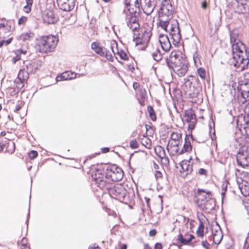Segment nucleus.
Here are the masks:
<instances>
[{"mask_svg":"<svg viewBox=\"0 0 249 249\" xmlns=\"http://www.w3.org/2000/svg\"><path fill=\"white\" fill-rule=\"evenodd\" d=\"M231 42L232 44V58L230 60L237 71L244 70L249 64V52L244 44L237 38V35L231 33Z\"/></svg>","mask_w":249,"mask_h":249,"instance_id":"f257e3e1","label":"nucleus"},{"mask_svg":"<svg viewBox=\"0 0 249 249\" xmlns=\"http://www.w3.org/2000/svg\"><path fill=\"white\" fill-rule=\"evenodd\" d=\"M93 179L92 185L98 187L100 189L107 190L112 197L118 199H124L126 195V190L121 184L113 186L107 180V177H104L102 170L98 169L92 175Z\"/></svg>","mask_w":249,"mask_h":249,"instance_id":"f03ea898","label":"nucleus"},{"mask_svg":"<svg viewBox=\"0 0 249 249\" xmlns=\"http://www.w3.org/2000/svg\"><path fill=\"white\" fill-rule=\"evenodd\" d=\"M196 202L200 209L208 213L213 210L215 207V200L213 198L212 192L206 190H198Z\"/></svg>","mask_w":249,"mask_h":249,"instance_id":"7ed1b4c3","label":"nucleus"},{"mask_svg":"<svg viewBox=\"0 0 249 249\" xmlns=\"http://www.w3.org/2000/svg\"><path fill=\"white\" fill-rule=\"evenodd\" d=\"M159 26L163 30H167L169 21L173 18L175 8L170 0H162L159 10Z\"/></svg>","mask_w":249,"mask_h":249,"instance_id":"20e7f679","label":"nucleus"},{"mask_svg":"<svg viewBox=\"0 0 249 249\" xmlns=\"http://www.w3.org/2000/svg\"><path fill=\"white\" fill-rule=\"evenodd\" d=\"M58 39L54 36H41L36 39L35 45L36 51L41 53L52 52L55 48Z\"/></svg>","mask_w":249,"mask_h":249,"instance_id":"39448f33","label":"nucleus"},{"mask_svg":"<svg viewBox=\"0 0 249 249\" xmlns=\"http://www.w3.org/2000/svg\"><path fill=\"white\" fill-rule=\"evenodd\" d=\"M136 11L134 13L129 12L126 13L123 11V15L125 16L127 26L133 32H137L140 29V25L139 23V18L136 16Z\"/></svg>","mask_w":249,"mask_h":249,"instance_id":"423d86ee","label":"nucleus"},{"mask_svg":"<svg viewBox=\"0 0 249 249\" xmlns=\"http://www.w3.org/2000/svg\"><path fill=\"white\" fill-rule=\"evenodd\" d=\"M167 26V30H165L166 32H170V34L175 42L178 43L181 38V35L178 20L172 18L169 21Z\"/></svg>","mask_w":249,"mask_h":249,"instance_id":"0eeeda50","label":"nucleus"},{"mask_svg":"<svg viewBox=\"0 0 249 249\" xmlns=\"http://www.w3.org/2000/svg\"><path fill=\"white\" fill-rule=\"evenodd\" d=\"M244 116H239L237 120V126L240 131H245L247 135H249V106L244 109Z\"/></svg>","mask_w":249,"mask_h":249,"instance_id":"6e6552de","label":"nucleus"},{"mask_svg":"<svg viewBox=\"0 0 249 249\" xmlns=\"http://www.w3.org/2000/svg\"><path fill=\"white\" fill-rule=\"evenodd\" d=\"M236 160L239 165L243 167L249 166V149L245 146L241 148L237 154Z\"/></svg>","mask_w":249,"mask_h":249,"instance_id":"1a4fd4ad","label":"nucleus"},{"mask_svg":"<svg viewBox=\"0 0 249 249\" xmlns=\"http://www.w3.org/2000/svg\"><path fill=\"white\" fill-rule=\"evenodd\" d=\"M107 176L109 177L113 181H120L123 177V170L115 165L107 167Z\"/></svg>","mask_w":249,"mask_h":249,"instance_id":"9d476101","label":"nucleus"},{"mask_svg":"<svg viewBox=\"0 0 249 249\" xmlns=\"http://www.w3.org/2000/svg\"><path fill=\"white\" fill-rule=\"evenodd\" d=\"M29 73L25 69L20 70L18 76L17 81L16 88L17 91L15 89L13 90V94H16L18 92V89H21L24 87V84L26 83L29 78Z\"/></svg>","mask_w":249,"mask_h":249,"instance_id":"9b49d317","label":"nucleus"},{"mask_svg":"<svg viewBox=\"0 0 249 249\" xmlns=\"http://www.w3.org/2000/svg\"><path fill=\"white\" fill-rule=\"evenodd\" d=\"M185 58L182 56H180L176 52H172L168 57L166 58V63L168 67L170 69H173L174 66L180 64L182 60Z\"/></svg>","mask_w":249,"mask_h":249,"instance_id":"f8f14e48","label":"nucleus"},{"mask_svg":"<svg viewBox=\"0 0 249 249\" xmlns=\"http://www.w3.org/2000/svg\"><path fill=\"white\" fill-rule=\"evenodd\" d=\"M140 4L143 12L150 15L155 8L156 1V0H140Z\"/></svg>","mask_w":249,"mask_h":249,"instance_id":"ddd939ff","label":"nucleus"},{"mask_svg":"<svg viewBox=\"0 0 249 249\" xmlns=\"http://www.w3.org/2000/svg\"><path fill=\"white\" fill-rule=\"evenodd\" d=\"M183 121L189 123L188 128L193 129L195 128L196 123L195 114L192 109L186 110L185 111Z\"/></svg>","mask_w":249,"mask_h":249,"instance_id":"4468645a","label":"nucleus"},{"mask_svg":"<svg viewBox=\"0 0 249 249\" xmlns=\"http://www.w3.org/2000/svg\"><path fill=\"white\" fill-rule=\"evenodd\" d=\"M173 71L179 76H184L188 70V63L186 59L182 60L180 64L177 65L172 69Z\"/></svg>","mask_w":249,"mask_h":249,"instance_id":"2eb2a0df","label":"nucleus"},{"mask_svg":"<svg viewBox=\"0 0 249 249\" xmlns=\"http://www.w3.org/2000/svg\"><path fill=\"white\" fill-rule=\"evenodd\" d=\"M57 3L59 8L64 11H70L75 6L74 0H57Z\"/></svg>","mask_w":249,"mask_h":249,"instance_id":"dca6fc26","label":"nucleus"},{"mask_svg":"<svg viewBox=\"0 0 249 249\" xmlns=\"http://www.w3.org/2000/svg\"><path fill=\"white\" fill-rule=\"evenodd\" d=\"M182 143L180 142L170 140L167 146V149L170 155H178L180 147L182 146Z\"/></svg>","mask_w":249,"mask_h":249,"instance_id":"f3484780","label":"nucleus"},{"mask_svg":"<svg viewBox=\"0 0 249 249\" xmlns=\"http://www.w3.org/2000/svg\"><path fill=\"white\" fill-rule=\"evenodd\" d=\"M159 41L160 43L161 48L164 52H167L170 50L171 47V44L169 40V37L167 35H160L159 37Z\"/></svg>","mask_w":249,"mask_h":249,"instance_id":"a211bd4d","label":"nucleus"},{"mask_svg":"<svg viewBox=\"0 0 249 249\" xmlns=\"http://www.w3.org/2000/svg\"><path fill=\"white\" fill-rule=\"evenodd\" d=\"M151 36L150 32L145 31L141 36L136 38V45L142 44L146 46L150 40Z\"/></svg>","mask_w":249,"mask_h":249,"instance_id":"6ab92c4d","label":"nucleus"},{"mask_svg":"<svg viewBox=\"0 0 249 249\" xmlns=\"http://www.w3.org/2000/svg\"><path fill=\"white\" fill-rule=\"evenodd\" d=\"M244 95H247L246 98L249 99V84L247 83L241 86V91L238 96V101L240 104H244L246 100L244 99Z\"/></svg>","mask_w":249,"mask_h":249,"instance_id":"aec40b11","label":"nucleus"},{"mask_svg":"<svg viewBox=\"0 0 249 249\" xmlns=\"http://www.w3.org/2000/svg\"><path fill=\"white\" fill-rule=\"evenodd\" d=\"M117 43L115 41H113L111 43L110 47L114 54L115 55V54L117 53L122 59L124 60H128V54L124 50H121L119 51L117 49Z\"/></svg>","mask_w":249,"mask_h":249,"instance_id":"412c9836","label":"nucleus"},{"mask_svg":"<svg viewBox=\"0 0 249 249\" xmlns=\"http://www.w3.org/2000/svg\"><path fill=\"white\" fill-rule=\"evenodd\" d=\"M236 11L239 14L249 13V0H242L237 4Z\"/></svg>","mask_w":249,"mask_h":249,"instance_id":"4be33fe9","label":"nucleus"},{"mask_svg":"<svg viewBox=\"0 0 249 249\" xmlns=\"http://www.w3.org/2000/svg\"><path fill=\"white\" fill-rule=\"evenodd\" d=\"M180 166L181 168L180 170V173H185V176L191 174L193 170L192 164L187 160L182 161L180 163Z\"/></svg>","mask_w":249,"mask_h":249,"instance_id":"5701e85b","label":"nucleus"},{"mask_svg":"<svg viewBox=\"0 0 249 249\" xmlns=\"http://www.w3.org/2000/svg\"><path fill=\"white\" fill-rule=\"evenodd\" d=\"M26 71L29 73H35L40 67V62L38 61H34L26 64Z\"/></svg>","mask_w":249,"mask_h":249,"instance_id":"b1692460","label":"nucleus"},{"mask_svg":"<svg viewBox=\"0 0 249 249\" xmlns=\"http://www.w3.org/2000/svg\"><path fill=\"white\" fill-rule=\"evenodd\" d=\"M238 187L242 194L245 196H249V183L245 180H242V182L239 183L238 180Z\"/></svg>","mask_w":249,"mask_h":249,"instance_id":"393cba45","label":"nucleus"},{"mask_svg":"<svg viewBox=\"0 0 249 249\" xmlns=\"http://www.w3.org/2000/svg\"><path fill=\"white\" fill-rule=\"evenodd\" d=\"M192 149V146L190 142L189 141L188 138L186 137L183 147H180L178 155H181L184 153H189L191 151Z\"/></svg>","mask_w":249,"mask_h":249,"instance_id":"a878e982","label":"nucleus"},{"mask_svg":"<svg viewBox=\"0 0 249 249\" xmlns=\"http://www.w3.org/2000/svg\"><path fill=\"white\" fill-rule=\"evenodd\" d=\"M91 48L96 53L98 54L101 57L105 56V47H102L100 45L99 43L94 42L91 44Z\"/></svg>","mask_w":249,"mask_h":249,"instance_id":"bb28decb","label":"nucleus"},{"mask_svg":"<svg viewBox=\"0 0 249 249\" xmlns=\"http://www.w3.org/2000/svg\"><path fill=\"white\" fill-rule=\"evenodd\" d=\"M194 238L195 236L190 234H186L184 237L182 234H179L178 236V240L184 245H188Z\"/></svg>","mask_w":249,"mask_h":249,"instance_id":"cd10ccee","label":"nucleus"},{"mask_svg":"<svg viewBox=\"0 0 249 249\" xmlns=\"http://www.w3.org/2000/svg\"><path fill=\"white\" fill-rule=\"evenodd\" d=\"M43 20L44 22L51 24L55 23L57 21V18L54 17L53 11H49L47 12L43 17Z\"/></svg>","mask_w":249,"mask_h":249,"instance_id":"c85d7f7f","label":"nucleus"},{"mask_svg":"<svg viewBox=\"0 0 249 249\" xmlns=\"http://www.w3.org/2000/svg\"><path fill=\"white\" fill-rule=\"evenodd\" d=\"M222 233L220 229L215 230L214 231L213 230L212 238L214 244L217 245L219 244L222 239Z\"/></svg>","mask_w":249,"mask_h":249,"instance_id":"c756f323","label":"nucleus"},{"mask_svg":"<svg viewBox=\"0 0 249 249\" xmlns=\"http://www.w3.org/2000/svg\"><path fill=\"white\" fill-rule=\"evenodd\" d=\"M75 77V73L70 71H65L62 73L60 76H57L56 77V80L57 81L62 80H68L74 78Z\"/></svg>","mask_w":249,"mask_h":249,"instance_id":"7c9ffc66","label":"nucleus"},{"mask_svg":"<svg viewBox=\"0 0 249 249\" xmlns=\"http://www.w3.org/2000/svg\"><path fill=\"white\" fill-rule=\"evenodd\" d=\"M151 54L153 59L156 61L161 60L163 57V54L157 47H153V50L151 52Z\"/></svg>","mask_w":249,"mask_h":249,"instance_id":"2f4dec72","label":"nucleus"},{"mask_svg":"<svg viewBox=\"0 0 249 249\" xmlns=\"http://www.w3.org/2000/svg\"><path fill=\"white\" fill-rule=\"evenodd\" d=\"M34 37V33L29 31L28 32H25L21 34L20 36H17V38L18 40L26 41L31 40Z\"/></svg>","mask_w":249,"mask_h":249,"instance_id":"473e14b6","label":"nucleus"},{"mask_svg":"<svg viewBox=\"0 0 249 249\" xmlns=\"http://www.w3.org/2000/svg\"><path fill=\"white\" fill-rule=\"evenodd\" d=\"M11 27L8 24H6L4 28H3L0 30V36L3 38L7 36L10 33Z\"/></svg>","mask_w":249,"mask_h":249,"instance_id":"72a5a7b5","label":"nucleus"},{"mask_svg":"<svg viewBox=\"0 0 249 249\" xmlns=\"http://www.w3.org/2000/svg\"><path fill=\"white\" fill-rule=\"evenodd\" d=\"M170 140L182 142V135L179 132H173L170 135Z\"/></svg>","mask_w":249,"mask_h":249,"instance_id":"f704fd0d","label":"nucleus"},{"mask_svg":"<svg viewBox=\"0 0 249 249\" xmlns=\"http://www.w3.org/2000/svg\"><path fill=\"white\" fill-rule=\"evenodd\" d=\"M6 147H7V151L13 153L14 152L15 150V144L13 141H6Z\"/></svg>","mask_w":249,"mask_h":249,"instance_id":"c9c22d12","label":"nucleus"},{"mask_svg":"<svg viewBox=\"0 0 249 249\" xmlns=\"http://www.w3.org/2000/svg\"><path fill=\"white\" fill-rule=\"evenodd\" d=\"M125 4L127 7L134 6L136 8H139L140 5H141L138 0H125Z\"/></svg>","mask_w":249,"mask_h":249,"instance_id":"e433bc0d","label":"nucleus"},{"mask_svg":"<svg viewBox=\"0 0 249 249\" xmlns=\"http://www.w3.org/2000/svg\"><path fill=\"white\" fill-rule=\"evenodd\" d=\"M26 5L24 6L23 10L25 12L29 13L31 12L33 0H26Z\"/></svg>","mask_w":249,"mask_h":249,"instance_id":"4c0bfd02","label":"nucleus"},{"mask_svg":"<svg viewBox=\"0 0 249 249\" xmlns=\"http://www.w3.org/2000/svg\"><path fill=\"white\" fill-rule=\"evenodd\" d=\"M143 137V138L142 139V144L147 148H150L151 146V141L150 139L145 136Z\"/></svg>","mask_w":249,"mask_h":249,"instance_id":"58836bf2","label":"nucleus"},{"mask_svg":"<svg viewBox=\"0 0 249 249\" xmlns=\"http://www.w3.org/2000/svg\"><path fill=\"white\" fill-rule=\"evenodd\" d=\"M147 110L149 114L150 117L152 121H155L157 119L155 112L152 107L148 106L147 107Z\"/></svg>","mask_w":249,"mask_h":249,"instance_id":"ea45409f","label":"nucleus"},{"mask_svg":"<svg viewBox=\"0 0 249 249\" xmlns=\"http://www.w3.org/2000/svg\"><path fill=\"white\" fill-rule=\"evenodd\" d=\"M193 79V77L192 76H190L187 78L184 79V86L187 89L190 88L192 85V80Z\"/></svg>","mask_w":249,"mask_h":249,"instance_id":"a19ab883","label":"nucleus"},{"mask_svg":"<svg viewBox=\"0 0 249 249\" xmlns=\"http://www.w3.org/2000/svg\"><path fill=\"white\" fill-rule=\"evenodd\" d=\"M197 73L202 80H205L206 77V71L204 68H198L197 71Z\"/></svg>","mask_w":249,"mask_h":249,"instance_id":"79ce46f5","label":"nucleus"},{"mask_svg":"<svg viewBox=\"0 0 249 249\" xmlns=\"http://www.w3.org/2000/svg\"><path fill=\"white\" fill-rule=\"evenodd\" d=\"M197 235L198 237H202L204 236V225L203 223H201L196 231Z\"/></svg>","mask_w":249,"mask_h":249,"instance_id":"37998d69","label":"nucleus"},{"mask_svg":"<svg viewBox=\"0 0 249 249\" xmlns=\"http://www.w3.org/2000/svg\"><path fill=\"white\" fill-rule=\"evenodd\" d=\"M105 51L104 56L106 57L108 60L112 62L113 61V56L111 53L109 51H107L106 48H105Z\"/></svg>","mask_w":249,"mask_h":249,"instance_id":"c03bdc74","label":"nucleus"},{"mask_svg":"<svg viewBox=\"0 0 249 249\" xmlns=\"http://www.w3.org/2000/svg\"><path fill=\"white\" fill-rule=\"evenodd\" d=\"M130 146L132 149H135L138 147V143L136 139L132 140L130 142Z\"/></svg>","mask_w":249,"mask_h":249,"instance_id":"a18cd8bd","label":"nucleus"},{"mask_svg":"<svg viewBox=\"0 0 249 249\" xmlns=\"http://www.w3.org/2000/svg\"><path fill=\"white\" fill-rule=\"evenodd\" d=\"M38 155V153L37 151H35V150H32L29 153V158L31 159V160H33L34 159H35L36 158V157Z\"/></svg>","mask_w":249,"mask_h":249,"instance_id":"49530a36","label":"nucleus"},{"mask_svg":"<svg viewBox=\"0 0 249 249\" xmlns=\"http://www.w3.org/2000/svg\"><path fill=\"white\" fill-rule=\"evenodd\" d=\"M27 18L26 17L23 16L19 19L18 23L19 24H23L27 21Z\"/></svg>","mask_w":249,"mask_h":249,"instance_id":"de8ad7c7","label":"nucleus"},{"mask_svg":"<svg viewBox=\"0 0 249 249\" xmlns=\"http://www.w3.org/2000/svg\"><path fill=\"white\" fill-rule=\"evenodd\" d=\"M202 245L203 247L205 249H209L210 244L206 240L203 241L202 242Z\"/></svg>","mask_w":249,"mask_h":249,"instance_id":"09e8293b","label":"nucleus"},{"mask_svg":"<svg viewBox=\"0 0 249 249\" xmlns=\"http://www.w3.org/2000/svg\"><path fill=\"white\" fill-rule=\"evenodd\" d=\"M244 206L247 212L248 215H249V200H248L244 202Z\"/></svg>","mask_w":249,"mask_h":249,"instance_id":"8fccbe9b","label":"nucleus"},{"mask_svg":"<svg viewBox=\"0 0 249 249\" xmlns=\"http://www.w3.org/2000/svg\"><path fill=\"white\" fill-rule=\"evenodd\" d=\"M198 173L201 175H206L207 171L203 168H200L198 170Z\"/></svg>","mask_w":249,"mask_h":249,"instance_id":"3c124183","label":"nucleus"},{"mask_svg":"<svg viewBox=\"0 0 249 249\" xmlns=\"http://www.w3.org/2000/svg\"><path fill=\"white\" fill-rule=\"evenodd\" d=\"M155 176L156 178H160L162 177V174L160 171H156L155 174Z\"/></svg>","mask_w":249,"mask_h":249,"instance_id":"603ef678","label":"nucleus"},{"mask_svg":"<svg viewBox=\"0 0 249 249\" xmlns=\"http://www.w3.org/2000/svg\"><path fill=\"white\" fill-rule=\"evenodd\" d=\"M162 246L160 243H157L155 244L154 249H162Z\"/></svg>","mask_w":249,"mask_h":249,"instance_id":"864d4df0","label":"nucleus"},{"mask_svg":"<svg viewBox=\"0 0 249 249\" xmlns=\"http://www.w3.org/2000/svg\"><path fill=\"white\" fill-rule=\"evenodd\" d=\"M207 2L206 0H204L201 4V7L203 9H205L207 8Z\"/></svg>","mask_w":249,"mask_h":249,"instance_id":"5fc2aeb1","label":"nucleus"},{"mask_svg":"<svg viewBox=\"0 0 249 249\" xmlns=\"http://www.w3.org/2000/svg\"><path fill=\"white\" fill-rule=\"evenodd\" d=\"M6 147V142L2 143L0 142V152H2L4 147Z\"/></svg>","mask_w":249,"mask_h":249,"instance_id":"6e6d98bb","label":"nucleus"},{"mask_svg":"<svg viewBox=\"0 0 249 249\" xmlns=\"http://www.w3.org/2000/svg\"><path fill=\"white\" fill-rule=\"evenodd\" d=\"M227 182H225L222 184V191L226 192L227 190Z\"/></svg>","mask_w":249,"mask_h":249,"instance_id":"4d7b16f0","label":"nucleus"},{"mask_svg":"<svg viewBox=\"0 0 249 249\" xmlns=\"http://www.w3.org/2000/svg\"><path fill=\"white\" fill-rule=\"evenodd\" d=\"M101 150L103 153H106L109 151V148L108 147H104L102 148Z\"/></svg>","mask_w":249,"mask_h":249,"instance_id":"13d9d810","label":"nucleus"},{"mask_svg":"<svg viewBox=\"0 0 249 249\" xmlns=\"http://www.w3.org/2000/svg\"><path fill=\"white\" fill-rule=\"evenodd\" d=\"M144 199L146 202L147 206L148 208H150L149 201L150 200V198L145 197Z\"/></svg>","mask_w":249,"mask_h":249,"instance_id":"bf43d9fd","label":"nucleus"},{"mask_svg":"<svg viewBox=\"0 0 249 249\" xmlns=\"http://www.w3.org/2000/svg\"><path fill=\"white\" fill-rule=\"evenodd\" d=\"M20 108H21L20 105L19 104H17L15 107L14 111L17 112V111L19 110Z\"/></svg>","mask_w":249,"mask_h":249,"instance_id":"052dcab7","label":"nucleus"},{"mask_svg":"<svg viewBox=\"0 0 249 249\" xmlns=\"http://www.w3.org/2000/svg\"><path fill=\"white\" fill-rule=\"evenodd\" d=\"M156 231L155 230H151L149 232V235L151 236H154L156 234Z\"/></svg>","mask_w":249,"mask_h":249,"instance_id":"680f3d73","label":"nucleus"},{"mask_svg":"<svg viewBox=\"0 0 249 249\" xmlns=\"http://www.w3.org/2000/svg\"><path fill=\"white\" fill-rule=\"evenodd\" d=\"M139 86V84L136 82L134 83L133 84V88L134 89H137Z\"/></svg>","mask_w":249,"mask_h":249,"instance_id":"e2e57ef3","label":"nucleus"},{"mask_svg":"<svg viewBox=\"0 0 249 249\" xmlns=\"http://www.w3.org/2000/svg\"><path fill=\"white\" fill-rule=\"evenodd\" d=\"M12 40V38H9L6 41L5 40L4 43H5L6 45H8L11 42Z\"/></svg>","mask_w":249,"mask_h":249,"instance_id":"0e129e2a","label":"nucleus"},{"mask_svg":"<svg viewBox=\"0 0 249 249\" xmlns=\"http://www.w3.org/2000/svg\"><path fill=\"white\" fill-rule=\"evenodd\" d=\"M143 249H151L149 247L148 244H145L144 245Z\"/></svg>","mask_w":249,"mask_h":249,"instance_id":"69168bd1","label":"nucleus"},{"mask_svg":"<svg viewBox=\"0 0 249 249\" xmlns=\"http://www.w3.org/2000/svg\"><path fill=\"white\" fill-rule=\"evenodd\" d=\"M5 24L4 23H0V30L3 28H4V27H5Z\"/></svg>","mask_w":249,"mask_h":249,"instance_id":"338daca9","label":"nucleus"},{"mask_svg":"<svg viewBox=\"0 0 249 249\" xmlns=\"http://www.w3.org/2000/svg\"><path fill=\"white\" fill-rule=\"evenodd\" d=\"M126 248H127V246H126V245H125V244H124V245H123L121 247L120 249H126Z\"/></svg>","mask_w":249,"mask_h":249,"instance_id":"774afa93","label":"nucleus"}]
</instances>
